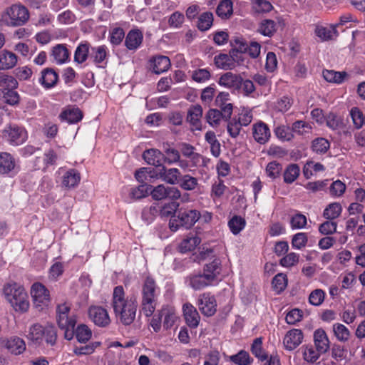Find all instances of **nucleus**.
<instances>
[{
	"instance_id": "obj_13",
	"label": "nucleus",
	"mask_w": 365,
	"mask_h": 365,
	"mask_svg": "<svg viewBox=\"0 0 365 365\" xmlns=\"http://www.w3.org/2000/svg\"><path fill=\"white\" fill-rule=\"evenodd\" d=\"M304 335L302 330L292 329L285 334L283 344L287 350L292 351L302 343Z\"/></svg>"
},
{
	"instance_id": "obj_44",
	"label": "nucleus",
	"mask_w": 365,
	"mask_h": 365,
	"mask_svg": "<svg viewBox=\"0 0 365 365\" xmlns=\"http://www.w3.org/2000/svg\"><path fill=\"white\" fill-rule=\"evenodd\" d=\"M179 209V203L176 202H170L165 203L164 205L160 207L158 213L162 217H173L178 214Z\"/></svg>"
},
{
	"instance_id": "obj_28",
	"label": "nucleus",
	"mask_w": 365,
	"mask_h": 365,
	"mask_svg": "<svg viewBox=\"0 0 365 365\" xmlns=\"http://www.w3.org/2000/svg\"><path fill=\"white\" fill-rule=\"evenodd\" d=\"M58 79L56 72L52 68H47L42 71L39 81L45 88H50L56 84Z\"/></svg>"
},
{
	"instance_id": "obj_17",
	"label": "nucleus",
	"mask_w": 365,
	"mask_h": 365,
	"mask_svg": "<svg viewBox=\"0 0 365 365\" xmlns=\"http://www.w3.org/2000/svg\"><path fill=\"white\" fill-rule=\"evenodd\" d=\"M183 314L186 324L190 328H196L199 325L200 317L195 307L191 304L186 303L182 307Z\"/></svg>"
},
{
	"instance_id": "obj_31",
	"label": "nucleus",
	"mask_w": 365,
	"mask_h": 365,
	"mask_svg": "<svg viewBox=\"0 0 365 365\" xmlns=\"http://www.w3.org/2000/svg\"><path fill=\"white\" fill-rule=\"evenodd\" d=\"M17 63V56L15 53L4 50L0 53V66L1 70L14 68Z\"/></svg>"
},
{
	"instance_id": "obj_6",
	"label": "nucleus",
	"mask_w": 365,
	"mask_h": 365,
	"mask_svg": "<svg viewBox=\"0 0 365 365\" xmlns=\"http://www.w3.org/2000/svg\"><path fill=\"white\" fill-rule=\"evenodd\" d=\"M1 136L11 145L17 146L26 140L27 132L16 124H9L2 130Z\"/></svg>"
},
{
	"instance_id": "obj_35",
	"label": "nucleus",
	"mask_w": 365,
	"mask_h": 365,
	"mask_svg": "<svg viewBox=\"0 0 365 365\" xmlns=\"http://www.w3.org/2000/svg\"><path fill=\"white\" fill-rule=\"evenodd\" d=\"M322 354H324L322 352H319V350L317 349L312 345H306V346H302L303 359L307 363H309V364L316 363Z\"/></svg>"
},
{
	"instance_id": "obj_39",
	"label": "nucleus",
	"mask_w": 365,
	"mask_h": 365,
	"mask_svg": "<svg viewBox=\"0 0 365 365\" xmlns=\"http://www.w3.org/2000/svg\"><path fill=\"white\" fill-rule=\"evenodd\" d=\"M214 62L217 68L223 70H232L235 68L232 59H231L230 54L220 53L215 56Z\"/></svg>"
},
{
	"instance_id": "obj_26",
	"label": "nucleus",
	"mask_w": 365,
	"mask_h": 365,
	"mask_svg": "<svg viewBox=\"0 0 365 365\" xmlns=\"http://www.w3.org/2000/svg\"><path fill=\"white\" fill-rule=\"evenodd\" d=\"M221 271V261L218 258H215L211 262L205 264L203 268V273L210 277V280L212 282L217 280Z\"/></svg>"
},
{
	"instance_id": "obj_1",
	"label": "nucleus",
	"mask_w": 365,
	"mask_h": 365,
	"mask_svg": "<svg viewBox=\"0 0 365 365\" xmlns=\"http://www.w3.org/2000/svg\"><path fill=\"white\" fill-rule=\"evenodd\" d=\"M112 307L116 318L123 324H131L136 316L138 302L135 298H125L122 286L114 288L112 297Z\"/></svg>"
},
{
	"instance_id": "obj_18",
	"label": "nucleus",
	"mask_w": 365,
	"mask_h": 365,
	"mask_svg": "<svg viewBox=\"0 0 365 365\" xmlns=\"http://www.w3.org/2000/svg\"><path fill=\"white\" fill-rule=\"evenodd\" d=\"M61 121H66L70 124L76 123L81 120L83 113L74 106H68L59 115Z\"/></svg>"
},
{
	"instance_id": "obj_32",
	"label": "nucleus",
	"mask_w": 365,
	"mask_h": 365,
	"mask_svg": "<svg viewBox=\"0 0 365 365\" xmlns=\"http://www.w3.org/2000/svg\"><path fill=\"white\" fill-rule=\"evenodd\" d=\"M160 313L161 318L164 317L163 327L165 329H170L178 318L175 310L172 307H163Z\"/></svg>"
},
{
	"instance_id": "obj_55",
	"label": "nucleus",
	"mask_w": 365,
	"mask_h": 365,
	"mask_svg": "<svg viewBox=\"0 0 365 365\" xmlns=\"http://www.w3.org/2000/svg\"><path fill=\"white\" fill-rule=\"evenodd\" d=\"M89 53V44L81 43L76 48L74 53V61L78 63H83L88 58Z\"/></svg>"
},
{
	"instance_id": "obj_2",
	"label": "nucleus",
	"mask_w": 365,
	"mask_h": 365,
	"mask_svg": "<svg viewBox=\"0 0 365 365\" xmlns=\"http://www.w3.org/2000/svg\"><path fill=\"white\" fill-rule=\"evenodd\" d=\"M158 293L159 288L155 280L150 277H146L141 288V309L145 316L150 317L155 312Z\"/></svg>"
},
{
	"instance_id": "obj_46",
	"label": "nucleus",
	"mask_w": 365,
	"mask_h": 365,
	"mask_svg": "<svg viewBox=\"0 0 365 365\" xmlns=\"http://www.w3.org/2000/svg\"><path fill=\"white\" fill-rule=\"evenodd\" d=\"M205 140L210 145V151L215 157L220 154V144L213 131H207L205 135Z\"/></svg>"
},
{
	"instance_id": "obj_49",
	"label": "nucleus",
	"mask_w": 365,
	"mask_h": 365,
	"mask_svg": "<svg viewBox=\"0 0 365 365\" xmlns=\"http://www.w3.org/2000/svg\"><path fill=\"white\" fill-rule=\"evenodd\" d=\"M300 168L297 164L289 165L284 173V181L286 183H292L299 175Z\"/></svg>"
},
{
	"instance_id": "obj_52",
	"label": "nucleus",
	"mask_w": 365,
	"mask_h": 365,
	"mask_svg": "<svg viewBox=\"0 0 365 365\" xmlns=\"http://www.w3.org/2000/svg\"><path fill=\"white\" fill-rule=\"evenodd\" d=\"M341 205L338 202L331 203L324 210L323 215L328 220H334L337 218L341 212Z\"/></svg>"
},
{
	"instance_id": "obj_14",
	"label": "nucleus",
	"mask_w": 365,
	"mask_h": 365,
	"mask_svg": "<svg viewBox=\"0 0 365 365\" xmlns=\"http://www.w3.org/2000/svg\"><path fill=\"white\" fill-rule=\"evenodd\" d=\"M242 83V78L238 74L232 72H227L222 74L219 80L218 84L229 89L239 90Z\"/></svg>"
},
{
	"instance_id": "obj_47",
	"label": "nucleus",
	"mask_w": 365,
	"mask_h": 365,
	"mask_svg": "<svg viewBox=\"0 0 365 365\" xmlns=\"http://www.w3.org/2000/svg\"><path fill=\"white\" fill-rule=\"evenodd\" d=\"M259 32L265 36H272L277 31L276 23L271 19L263 20L259 25Z\"/></svg>"
},
{
	"instance_id": "obj_62",
	"label": "nucleus",
	"mask_w": 365,
	"mask_h": 365,
	"mask_svg": "<svg viewBox=\"0 0 365 365\" xmlns=\"http://www.w3.org/2000/svg\"><path fill=\"white\" fill-rule=\"evenodd\" d=\"M324 292L322 289H317L309 294V301L312 305L319 306L324 302Z\"/></svg>"
},
{
	"instance_id": "obj_61",
	"label": "nucleus",
	"mask_w": 365,
	"mask_h": 365,
	"mask_svg": "<svg viewBox=\"0 0 365 365\" xmlns=\"http://www.w3.org/2000/svg\"><path fill=\"white\" fill-rule=\"evenodd\" d=\"M252 9L257 13H266L270 11L273 6L267 0H255L252 4Z\"/></svg>"
},
{
	"instance_id": "obj_36",
	"label": "nucleus",
	"mask_w": 365,
	"mask_h": 365,
	"mask_svg": "<svg viewBox=\"0 0 365 365\" xmlns=\"http://www.w3.org/2000/svg\"><path fill=\"white\" fill-rule=\"evenodd\" d=\"M324 78L329 83L340 84L344 82L347 73L345 71H335L334 70H324Z\"/></svg>"
},
{
	"instance_id": "obj_7",
	"label": "nucleus",
	"mask_w": 365,
	"mask_h": 365,
	"mask_svg": "<svg viewBox=\"0 0 365 365\" xmlns=\"http://www.w3.org/2000/svg\"><path fill=\"white\" fill-rule=\"evenodd\" d=\"M4 18L9 25L19 26L28 21L29 13L25 6L14 4L6 9Z\"/></svg>"
},
{
	"instance_id": "obj_15",
	"label": "nucleus",
	"mask_w": 365,
	"mask_h": 365,
	"mask_svg": "<svg viewBox=\"0 0 365 365\" xmlns=\"http://www.w3.org/2000/svg\"><path fill=\"white\" fill-rule=\"evenodd\" d=\"M156 177L161 178L168 184L176 185L179 183L181 178V173L178 168H167L163 165L159 173L156 174Z\"/></svg>"
},
{
	"instance_id": "obj_12",
	"label": "nucleus",
	"mask_w": 365,
	"mask_h": 365,
	"mask_svg": "<svg viewBox=\"0 0 365 365\" xmlns=\"http://www.w3.org/2000/svg\"><path fill=\"white\" fill-rule=\"evenodd\" d=\"M252 130V136L257 143L264 145L269 140L271 132L265 123L259 121L253 124Z\"/></svg>"
},
{
	"instance_id": "obj_51",
	"label": "nucleus",
	"mask_w": 365,
	"mask_h": 365,
	"mask_svg": "<svg viewBox=\"0 0 365 365\" xmlns=\"http://www.w3.org/2000/svg\"><path fill=\"white\" fill-rule=\"evenodd\" d=\"M74 335L81 343H86L88 341L91 336V330L85 324H81L77 327L76 329H74Z\"/></svg>"
},
{
	"instance_id": "obj_57",
	"label": "nucleus",
	"mask_w": 365,
	"mask_h": 365,
	"mask_svg": "<svg viewBox=\"0 0 365 365\" xmlns=\"http://www.w3.org/2000/svg\"><path fill=\"white\" fill-rule=\"evenodd\" d=\"M158 205H153L150 207H145L142 211V219L148 224L153 221L158 214Z\"/></svg>"
},
{
	"instance_id": "obj_25",
	"label": "nucleus",
	"mask_w": 365,
	"mask_h": 365,
	"mask_svg": "<svg viewBox=\"0 0 365 365\" xmlns=\"http://www.w3.org/2000/svg\"><path fill=\"white\" fill-rule=\"evenodd\" d=\"M210 279L204 273L190 275L188 279L189 285L195 290H200L212 284Z\"/></svg>"
},
{
	"instance_id": "obj_24",
	"label": "nucleus",
	"mask_w": 365,
	"mask_h": 365,
	"mask_svg": "<svg viewBox=\"0 0 365 365\" xmlns=\"http://www.w3.org/2000/svg\"><path fill=\"white\" fill-rule=\"evenodd\" d=\"M153 71L155 73L160 74L167 71L170 67V61L168 56H157L150 60Z\"/></svg>"
},
{
	"instance_id": "obj_50",
	"label": "nucleus",
	"mask_w": 365,
	"mask_h": 365,
	"mask_svg": "<svg viewBox=\"0 0 365 365\" xmlns=\"http://www.w3.org/2000/svg\"><path fill=\"white\" fill-rule=\"evenodd\" d=\"M205 118L212 127H216L220 124L221 119L224 120V114L218 109L211 108L206 113Z\"/></svg>"
},
{
	"instance_id": "obj_3",
	"label": "nucleus",
	"mask_w": 365,
	"mask_h": 365,
	"mask_svg": "<svg viewBox=\"0 0 365 365\" xmlns=\"http://www.w3.org/2000/svg\"><path fill=\"white\" fill-rule=\"evenodd\" d=\"M3 291L6 300L15 311L26 312L29 309V297L22 286L16 283H9L4 287Z\"/></svg>"
},
{
	"instance_id": "obj_43",
	"label": "nucleus",
	"mask_w": 365,
	"mask_h": 365,
	"mask_svg": "<svg viewBox=\"0 0 365 365\" xmlns=\"http://www.w3.org/2000/svg\"><path fill=\"white\" fill-rule=\"evenodd\" d=\"M230 361L237 365H250L253 359L245 350H240L237 354L230 356Z\"/></svg>"
},
{
	"instance_id": "obj_27",
	"label": "nucleus",
	"mask_w": 365,
	"mask_h": 365,
	"mask_svg": "<svg viewBox=\"0 0 365 365\" xmlns=\"http://www.w3.org/2000/svg\"><path fill=\"white\" fill-rule=\"evenodd\" d=\"M202 115V108L200 105L192 106L187 112V120L196 130H201L200 118Z\"/></svg>"
},
{
	"instance_id": "obj_22",
	"label": "nucleus",
	"mask_w": 365,
	"mask_h": 365,
	"mask_svg": "<svg viewBox=\"0 0 365 365\" xmlns=\"http://www.w3.org/2000/svg\"><path fill=\"white\" fill-rule=\"evenodd\" d=\"M81 180V175L76 169L66 170L62 176V185L69 190L78 186Z\"/></svg>"
},
{
	"instance_id": "obj_11",
	"label": "nucleus",
	"mask_w": 365,
	"mask_h": 365,
	"mask_svg": "<svg viewBox=\"0 0 365 365\" xmlns=\"http://www.w3.org/2000/svg\"><path fill=\"white\" fill-rule=\"evenodd\" d=\"M230 94L227 92H220L216 96L215 104L220 108V111L224 114V120L227 121L231 118L233 112V105L229 103Z\"/></svg>"
},
{
	"instance_id": "obj_9",
	"label": "nucleus",
	"mask_w": 365,
	"mask_h": 365,
	"mask_svg": "<svg viewBox=\"0 0 365 365\" xmlns=\"http://www.w3.org/2000/svg\"><path fill=\"white\" fill-rule=\"evenodd\" d=\"M197 305L202 314L207 317L214 315L217 311V302L214 296L203 293L199 296Z\"/></svg>"
},
{
	"instance_id": "obj_41",
	"label": "nucleus",
	"mask_w": 365,
	"mask_h": 365,
	"mask_svg": "<svg viewBox=\"0 0 365 365\" xmlns=\"http://www.w3.org/2000/svg\"><path fill=\"white\" fill-rule=\"evenodd\" d=\"M213 14L212 12L206 11L201 14L198 18L197 27L201 31H207L212 25Z\"/></svg>"
},
{
	"instance_id": "obj_53",
	"label": "nucleus",
	"mask_w": 365,
	"mask_h": 365,
	"mask_svg": "<svg viewBox=\"0 0 365 365\" xmlns=\"http://www.w3.org/2000/svg\"><path fill=\"white\" fill-rule=\"evenodd\" d=\"M312 126L309 123L304 120H297L292 125V132L303 135L312 132Z\"/></svg>"
},
{
	"instance_id": "obj_19",
	"label": "nucleus",
	"mask_w": 365,
	"mask_h": 365,
	"mask_svg": "<svg viewBox=\"0 0 365 365\" xmlns=\"http://www.w3.org/2000/svg\"><path fill=\"white\" fill-rule=\"evenodd\" d=\"M143 158L149 165L161 168L163 166L164 153L158 149L146 150L143 154Z\"/></svg>"
},
{
	"instance_id": "obj_64",
	"label": "nucleus",
	"mask_w": 365,
	"mask_h": 365,
	"mask_svg": "<svg viewBox=\"0 0 365 365\" xmlns=\"http://www.w3.org/2000/svg\"><path fill=\"white\" fill-rule=\"evenodd\" d=\"M227 122V129L229 135L233 138H237L240 135L242 125L235 118H230Z\"/></svg>"
},
{
	"instance_id": "obj_54",
	"label": "nucleus",
	"mask_w": 365,
	"mask_h": 365,
	"mask_svg": "<svg viewBox=\"0 0 365 365\" xmlns=\"http://www.w3.org/2000/svg\"><path fill=\"white\" fill-rule=\"evenodd\" d=\"M44 328L39 324H34L30 327L26 337L32 341H38L42 339Z\"/></svg>"
},
{
	"instance_id": "obj_37",
	"label": "nucleus",
	"mask_w": 365,
	"mask_h": 365,
	"mask_svg": "<svg viewBox=\"0 0 365 365\" xmlns=\"http://www.w3.org/2000/svg\"><path fill=\"white\" fill-rule=\"evenodd\" d=\"M164 159L163 162L172 165L180 161V151L175 148H171L168 143L163 145Z\"/></svg>"
},
{
	"instance_id": "obj_5",
	"label": "nucleus",
	"mask_w": 365,
	"mask_h": 365,
	"mask_svg": "<svg viewBox=\"0 0 365 365\" xmlns=\"http://www.w3.org/2000/svg\"><path fill=\"white\" fill-rule=\"evenodd\" d=\"M70 305L67 303L58 304L56 307V320L59 328L64 331V337L71 340L74 336L76 324L75 316H69Z\"/></svg>"
},
{
	"instance_id": "obj_60",
	"label": "nucleus",
	"mask_w": 365,
	"mask_h": 365,
	"mask_svg": "<svg viewBox=\"0 0 365 365\" xmlns=\"http://www.w3.org/2000/svg\"><path fill=\"white\" fill-rule=\"evenodd\" d=\"M273 288L277 292H280L285 289L287 285V278L284 274L279 273L272 279Z\"/></svg>"
},
{
	"instance_id": "obj_34",
	"label": "nucleus",
	"mask_w": 365,
	"mask_h": 365,
	"mask_svg": "<svg viewBox=\"0 0 365 365\" xmlns=\"http://www.w3.org/2000/svg\"><path fill=\"white\" fill-rule=\"evenodd\" d=\"M51 56L56 63L62 64L68 59L69 52L64 45L58 44L53 48Z\"/></svg>"
},
{
	"instance_id": "obj_40",
	"label": "nucleus",
	"mask_w": 365,
	"mask_h": 365,
	"mask_svg": "<svg viewBox=\"0 0 365 365\" xmlns=\"http://www.w3.org/2000/svg\"><path fill=\"white\" fill-rule=\"evenodd\" d=\"M251 352L261 361H264L268 359V355L262 349V339L261 337L256 338L253 341L251 345Z\"/></svg>"
},
{
	"instance_id": "obj_21",
	"label": "nucleus",
	"mask_w": 365,
	"mask_h": 365,
	"mask_svg": "<svg viewBox=\"0 0 365 365\" xmlns=\"http://www.w3.org/2000/svg\"><path fill=\"white\" fill-rule=\"evenodd\" d=\"M236 43H239V48L245 53H248L252 58H257L260 54L261 45L257 41H250L247 43L245 41L240 38L235 40Z\"/></svg>"
},
{
	"instance_id": "obj_48",
	"label": "nucleus",
	"mask_w": 365,
	"mask_h": 365,
	"mask_svg": "<svg viewBox=\"0 0 365 365\" xmlns=\"http://www.w3.org/2000/svg\"><path fill=\"white\" fill-rule=\"evenodd\" d=\"M330 143L324 138H317L312 142V150L317 154H324L329 149Z\"/></svg>"
},
{
	"instance_id": "obj_30",
	"label": "nucleus",
	"mask_w": 365,
	"mask_h": 365,
	"mask_svg": "<svg viewBox=\"0 0 365 365\" xmlns=\"http://www.w3.org/2000/svg\"><path fill=\"white\" fill-rule=\"evenodd\" d=\"M200 242L201 239L195 233L190 232L180 243L179 250L182 253L192 251L200 245Z\"/></svg>"
},
{
	"instance_id": "obj_20",
	"label": "nucleus",
	"mask_w": 365,
	"mask_h": 365,
	"mask_svg": "<svg viewBox=\"0 0 365 365\" xmlns=\"http://www.w3.org/2000/svg\"><path fill=\"white\" fill-rule=\"evenodd\" d=\"M4 344L9 351L15 355L21 354L26 350L25 341L16 336L6 339Z\"/></svg>"
},
{
	"instance_id": "obj_23",
	"label": "nucleus",
	"mask_w": 365,
	"mask_h": 365,
	"mask_svg": "<svg viewBox=\"0 0 365 365\" xmlns=\"http://www.w3.org/2000/svg\"><path fill=\"white\" fill-rule=\"evenodd\" d=\"M143 39L142 32L138 29L130 30L125 39V46L128 50H136L140 47Z\"/></svg>"
},
{
	"instance_id": "obj_4",
	"label": "nucleus",
	"mask_w": 365,
	"mask_h": 365,
	"mask_svg": "<svg viewBox=\"0 0 365 365\" xmlns=\"http://www.w3.org/2000/svg\"><path fill=\"white\" fill-rule=\"evenodd\" d=\"M200 213L198 210L189 207H180L178 214L170 218L169 222L170 229L175 232L180 227L186 229L192 227L200 219Z\"/></svg>"
},
{
	"instance_id": "obj_10",
	"label": "nucleus",
	"mask_w": 365,
	"mask_h": 365,
	"mask_svg": "<svg viewBox=\"0 0 365 365\" xmlns=\"http://www.w3.org/2000/svg\"><path fill=\"white\" fill-rule=\"evenodd\" d=\"M88 316L96 325L101 327H107L110 322L107 310L100 306L90 307Z\"/></svg>"
},
{
	"instance_id": "obj_45",
	"label": "nucleus",
	"mask_w": 365,
	"mask_h": 365,
	"mask_svg": "<svg viewBox=\"0 0 365 365\" xmlns=\"http://www.w3.org/2000/svg\"><path fill=\"white\" fill-rule=\"evenodd\" d=\"M274 133L276 137L282 141H290L294 138L292 129L284 125H280L277 126Z\"/></svg>"
},
{
	"instance_id": "obj_29",
	"label": "nucleus",
	"mask_w": 365,
	"mask_h": 365,
	"mask_svg": "<svg viewBox=\"0 0 365 365\" xmlns=\"http://www.w3.org/2000/svg\"><path fill=\"white\" fill-rule=\"evenodd\" d=\"M15 160L8 153H0V175L8 174L15 168Z\"/></svg>"
},
{
	"instance_id": "obj_59",
	"label": "nucleus",
	"mask_w": 365,
	"mask_h": 365,
	"mask_svg": "<svg viewBox=\"0 0 365 365\" xmlns=\"http://www.w3.org/2000/svg\"><path fill=\"white\" fill-rule=\"evenodd\" d=\"M152 186H148L146 184L139 185L137 187L133 188L130 192V195L133 199L138 200L147 196L149 190Z\"/></svg>"
},
{
	"instance_id": "obj_63",
	"label": "nucleus",
	"mask_w": 365,
	"mask_h": 365,
	"mask_svg": "<svg viewBox=\"0 0 365 365\" xmlns=\"http://www.w3.org/2000/svg\"><path fill=\"white\" fill-rule=\"evenodd\" d=\"M307 240H308L306 233L299 232L293 236L292 240V245L293 247L300 250L306 246Z\"/></svg>"
},
{
	"instance_id": "obj_33",
	"label": "nucleus",
	"mask_w": 365,
	"mask_h": 365,
	"mask_svg": "<svg viewBox=\"0 0 365 365\" xmlns=\"http://www.w3.org/2000/svg\"><path fill=\"white\" fill-rule=\"evenodd\" d=\"M217 15L222 19H228L233 14V4L231 0H222L216 8Z\"/></svg>"
},
{
	"instance_id": "obj_38",
	"label": "nucleus",
	"mask_w": 365,
	"mask_h": 365,
	"mask_svg": "<svg viewBox=\"0 0 365 365\" xmlns=\"http://www.w3.org/2000/svg\"><path fill=\"white\" fill-rule=\"evenodd\" d=\"M107 48L106 46L92 47L90 52V58L96 64L103 63L107 58Z\"/></svg>"
},
{
	"instance_id": "obj_56",
	"label": "nucleus",
	"mask_w": 365,
	"mask_h": 365,
	"mask_svg": "<svg viewBox=\"0 0 365 365\" xmlns=\"http://www.w3.org/2000/svg\"><path fill=\"white\" fill-rule=\"evenodd\" d=\"M178 184L182 189L190 191L193 190L197 187L198 182L197 178L190 175H185L181 176Z\"/></svg>"
},
{
	"instance_id": "obj_16",
	"label": "nucleus",
	"mask_w": 365,
	"mask_h": 365,
	"mask_svg": "<svg viewBox=\"0 0 365 365\" xmlns=\"http://www.w3.org/2000/svg\"><path fill=\"white\" fill-rule=\"evenodd\" d=\"M314 347L323 354L327 353L330 349V341L326 333L322 329H317L314 331Z\"/></svg>"
},
{
	"instance_id": "obj_8",
	"label": "nucleus",
	"mask_w": 365,
	"mask_h": 365,
	"mask_svg": "<svg viewBox=\"0 0 365 365\" xmlns=\"http://www.w3.org/2000/svg\"><path fill=\"white\" fill-rule=\"evenodd\" d=\"M31 295L33 299L34 306L41 311L48 307L51 298L49 291L41 283H34L31 289Z\"/></svg>"
},
{
	"instance_id": "obj_42",
	"label": "nucleus",
	"mask_w": 365,
	"mask_h": 365,
	"mask_svg": "<svg viewBox=\"0 0 365 365\" xmlns=\"http://www.w3.org/2000/svg\"><path fill=\"white\" fill-rule=\"evenodd\" d=\"M333 332L337 340L341 342L347 341L351 336L348 328L340 323L333 324Z\"/></svg>"
},
{
	"instance_id": "obj_58",
	"label": "nucleus",
	"mask_w": 365,
	"mask_h": 365,
	"mask_svg": "<svg viewBox=\"0 0 365 365\" xmlns=\"http://www.w3.org/2000/svg\"><path fill=\"white\" fill-rule=\"evenodd\" d=\"M229 227L234 235H237L245 226V220L240 216H234L228 222Z\"/></svg>"
}]
</instances>
